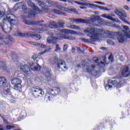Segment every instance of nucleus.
Masks as SVG:
<instances>
[{
  "label": "nucleus",
  "mask_w": 130,
  "mask_h": 130,
  "mask_svg": "<svg viewBox=\"0 0 130 130\" xmlns=\"http://www.w3.org/2000/svg\"><path fill=\"white\" fill-rule=\"evenodd\" d=\"M123 8L127 11L129 10V7L127 5H124Z\"/></svg>",
  "instance_id": "nucleus-44"
},
{
  "label": "nucleus",
  "mask_w": 130,
  "mask_h": 130,
  "mask_svg": "<svg viewBox=\"0 0 130 130\" xmlns=\"http://www.w3.org/2000/svg\"><path fill=\"white\" fill-rule=\"evenodd\" d=\"M7 52V51H5V52H4V53H6Z\"/></svg>",
  "instance_id": "nucleus-58"
},
{
  "label": "nucleus",
  "mask_w": 130,
  "mask_h": 130,
  "mask_svg": "<svg viewBox=\"0 0 130 130\" xmlns=\"http://www.w3.org/2000/svg\"><path fill=\"white\" fill-rule=\"evenodd\" d=\"M71 34L74 35H78V33L74 30L70 29H61L60 31V38H57L53 36V34L52 32H48V34L49 36L47 39V42L49 44H55L58 41H60L62 39L69 40H75V37L69 36H66V34Z\"/></svg>",
  "instance_id": "nucleus-2"
},
{
  "label": "nucleus",
  "mask_w": 130,
  "mask_h": 130,
  "mask_svg": "<svg viewBox=\"0 0 130 130\" xmlns=\"http://www.w3.org/2000/svg\"><path fill=\"white\" fill-rule=\"evenodd\" d=\"M53 12L54 13L58 14V15H62L63 16H66V14L63 12H61L60 11H59V10H56V9H54L53 10Z\"/></svg>",
  "instance_id": "nucleus-26"
},
{
  "label": "nucleus",
  "mask_w": 130,
  "mask_h": 130,
  "mask_svg": "<svg viewBox=\"0 0 130 130\" xmlns=\"http://www.w3.org/2000/svg\"><path fill=\"white\" fill-rule=\"evenodd\" d=\"M56 90H57V92H59L60 91V90L59 88H56Z\"/></svg>",
  "instance_id": "nucleus-51"
},
{
  "label": "nucleus",
  "mask_w": 130,
  "mask_h": 130,
  "mask_svg": "<svg viewBox=\"0 0 130 130\" xmlns=\"http://www.w3.org/2000/svg\"><path fill=\"white\" fill-rule=\"evenodd\" d=\"M57 8L61 11H65L69 13H73V12L74 13H77V11L75 8L68 9V8H66L64 7H63L61 6H58Z\"/></svg>",
  "instance_id": "nucleus-17"
},
{
  "label": "nucleus",
  "mask_w": 130,
  "mask_h": 130,
  "mask_svg": "<svg viewBox=\"0 0 130 130\" xmlns=\"http://www.w3.org/2000/svg\"><path fill=\"white\" fill-rule=\"evenodd\" d=\"M14 2H19V0H13Z\"/></svg>",
  "instance_id": "nucleus-56"
},
{
  "label": "nucleus",
  "mask_w": 130,
  "mask_h": 130,
  "mask_svg": "<svg viewBox=\"0 0 130 130\" xmlns=\"http://www.w3.org/2000/svg\"><path fill=\"white\" fill-rule=\"evenodd\" d=\"M127 2H129L130 1L129 0H127Z\"/></svg>",
  "instance_id": "nucleus-59"
},
{
  "label": "nucleus",
  "mask_w": 130,
  "mask_h": 130,
  "mask_svg": "<svg viewBox=\"0 0 130 130\" xmlns=\"http://www.w3.org/2000/svg\"><path fill=\"white\" fill-rule=\"evenodd\" d=\"M3 64V63L2 62H0V65H1L0 68H3V67L2 65Z\"/></svg>",
  "instance_id": "nucleus-53"
},
{
  "label": "nucleus",
  "mask_w": 130,
  "mask_h": 130,
  "mask_svg": "<svg viewBox=\"0 0 130 130\" xmlns=\"http://www.w3.org/2000/svg\"><path fill=\"white\" fill-rule=\"evenodd\" d=\"M77 67H78V68H81V66H80V65H78V66H77Z\"/></svg>",
  "instance_id": "nucleus-57"
},
{
  "label": "nucleus",
  "mask_w": 130,
  "mask_h": 130,
  "mask_svg": "<svg viewBox=\"0 0 130 130\" xmlns=\"http://www.w3.org/2000/svg\"><path fill=\"white\" fill-rule=\"evenodd\" d=\"M64 23H57L54 21H50L49 23V25H44V28H56L57 27L63 28L64 27Z\"/></svg>",
  "instance_id": "nucleus-15"
},
{
  "label": "nucleus",
  "mask_w": 130,
  "mask_h": 130,
  "mask_svg": "<svg viewBox=\"0 0 130 130\" xmlns=\"http://www.w3.org/2000/svg\"><path fill=\"white\" fill-rule=\"evenodd\" d=\"M19 68L21 71L24 72L25 76H27L28 75L30 74L31 70L39 71L41 69V67L38 64L33 68L32 66L29 67L27 64L21 63L19 66Z\"/></svg>",
  "instance_id": "nucleus-6"
},
{
  "label": "nucleus",
  "mask_w": 130,
  "mask_h": 130,
  "mask_svg": "<svg viewBox=\"0 0 130 130\" xmlns=\"http://www.w3.org/2000/svg\"><path fill=\"white\" fill-rule=\"evenodd\" d=\"M110 7H112V6H110Z\"/></svg>",
  "instance_id": "nucleus-60"
},
{
  "label": "nucleus",
  "mask_w": 130,
  "mask_h": 130,
  "mask_svg": "<svg viewBox=\"0 0 130 130\" xmlns=\"http://www.w3.org/2000/svg\"><path fill=\"white\" fill-rule=\"evenodd\" d=\"M45 54V52L43 51V52H41L40 53H39V56H41V55H43V54Z\"/></svg>",
  "instance_id": "nucleus-46"
},
{
  "label": "nucleus",
  "mask_w": 130,
  "mask_h": 130,
  "mask_svg": "<svg viewBox=\"0 0 130 130\" xmlns=\"http://www.w3.org/2000/svg\"><path fill=\"white\" fill-rule=\"evenodd\" d=\"M17 18L13 14H8L3 20V23L0 27L5 33H9L12 30V22L16 21Z\"/></svg>",
  "instance_id": "nucleus-3"
},
{
  "label": "nucleus",
  "mask_w": 130,
  "mask_h": 130,
  "mask_svg": "<svg viewBox=\"0 0 130 130\" xmlns=\"http://www.w3.org/2000/svg\"><path fill=\"white\" fill-rule=\"evenodd\" d=\"M108 60H109V61L110 63H112L113 62V56L110 54L109 56V57H108Z\"/></svg>",
  "instance_id": "nucleus-33"
},
{
  "label": "nucleus",
  "mask_w": 130,
  "mask_h": 130,
  "mask_svg": "<svg viewBox=\"0 0 130 130\" xmlns=\"http://www.w3.org/2000/svg\"><path fill=\"white\" fill-rule=\"evenodd\" d=\"M50 94H46V96H45V98H47L48 99V101H52V96L51 95H49Z\"/></svg>",
  "instance_id": "nucleus-34"
},
{
  "label": "nucleus",
  "mask_w": 130,
  "mask_h": 130,
  "mask_svg": "<svg viewBox=\"0 0 130 130\" xmlns=\"http://www.w3.org/2000/svg\"><path fill=\"white\" fill-rule=\"evenodd\" d=\"M37 47L38 50L40 51H42V50H43V49H45L47 48L46 45L39 43H38Z\"/></svg>",
  "instance_id": "nucleus-23"
},
{
  "label": "nucleus",
  "mask_w": 130,
  "mask_h": 130,
  "mask_svg": "<svg viewBox=\"0 0 130 130\" xmlns=\"http://www.w3.org/2000/svg\"><path fill=\"white\" fill-rule=\"evenodd\" d=\"M106 19H107L108 20H110L111 21H116L117 22H119L118 20H115V19H114V18L113 17H112V16L111 15H107Z\"/></svg>",
  "instance_id": "nucleus-29"
},
{
  "label": "nucleus",
  "mask_w": 130,
  "mask_h": 130,
  "mask_svg": "<svg viewBox=\"0 0 130 130\" xmlns=\"http://www.w3.org/2000/svg\"><path fill=\"white\" fill-rule=\"evenodd\" d=\"M46 77H47L48 78H50L51 77V75H50V73H49V72L46 73Z\"/></svg>",
  "instance_id": "nucleus-42"
},
{
  "label": "nucleus",
  "mask_w": 130,
  "mask_h": 130,
  "mask_svg": "<svg viewBox=\"0 0 130 130\" xmlns=\"http://www.w3.org/2000/svg\"><path fill=\"white\" fill-rule=\"evenodd\" d=\"M37 57L36 56L34 55V56H32V59H33L34 60H36V59H37Z\"/></svg>",
  "instance_id": "nucleus-48"
},
{
  "label": "nucleus",
  "mask_w": 130,
  "mask_h": 130,
  "mask_svg": "<svg viewBox=\"0 0 130 130\" xmlns=\"http://www.w3.org/2000/svg\"><path fill=\"white\" fill-rule=\"evenodd\" d=\"M58 59L57 56L55 57V60L53 61L54 63L57 62V67H58V69H61L63 72L68 70L69 68L66 64L65 62L61 60H57Z\"/></svg>",
  "instance_id": "nucleus-12"
},
{
  "label": "nucleus",
  "mask_w": 130,
  "mask_h": 130,
  "mask_svg": "<svg viewBox=\"0 0 130 130\" xmlns=\"http://www.w3.org/2000/svg\"><path fill=\"white\" fill-rule=\"evenodd\" d=\"M103 60L104 61V62L103 61H101L100 63L99 62V60L97 58H95L93 59V61L95 62V63H98V65H101L103 64V66H105L106 64V62H105V61H106V57H104L103 58Z\"/></svg>",
  "instance_id": "nucleus-21"
},
{
  "label": "nucleus",
  "mask_w": 130,
  "mask_h": 130,
  "mask_svg": "<svg viewBox=\"0 0 130 130\" xmlns=\"http://www.w3.org/2000/svg\"><path fill=\"white\" fill-rule=\"evenodd\" d=\"M121 75L123 77H128L130 76V64L124 66L121 71Z\"/></svg>",
  "instance_id": "nucleus-16"
},
{
  "label": "nucleus",
  "mask_w": 130,
  "mask_h": 130,
  "mask_svg": "<svg viewBox=\"0 0 130 130\" xmlns=\"http://www.w3.org/2000/svg\"><path fill=\"white\" fill-rule=\"evenodd\" d=\"M7 79L4 77H0V86L4 87V93L6 95H11V87L10 85H7Z\"/></svg>",
  "instance_id": "nucleus-7"
},
{
  "label": "nucleus",
  "mask_w": 130,
  "mask_h": 130,
  "mask_svg": "<svg viewBox=\"0 0 130 130\" xmlns=\"http://www.w3.org/2000/svg\"><path fill=\"white\" fill-rule=\"evenodd\" d=\"M94 4H98V5H102V6H105V3L101 2H94Z\"/></svg>",
  "instance_id": "nucleus-38"
},
{
  "label": "nucleus",
  "mask_w": 130,
  "mask_h": 130,
  "mask_svg": "<svg viewBox=\"0 0 130 130\" xmlns=\"http://www.w3.org/2000/svg\"><path fill=\"white\" fill-rule=\"evenodd\" d=\"M47 94H49V95H54V90L52 88H48L47 89Z\"/></svg>",
  "instance_id": "nucleus-27"
},
{
  "label": "nucleus",
  "mask_w": 130,
  "mask_h": 130,
  "mask_svg": "<svg viewBox=\"0 0 130 130\" xmlns=\"http://www.w3.org/2000/svg\"><path fill=\"white\" fill-rule=\"evenodd\" d=\"M46 30L45 29H44V28H42V29H38L37 30V33H41L42 32V31H46Z\"/></svg>",
  "instance_id": "nucleus-37"
},
{
  "label": "nucleus",
  "mask_w": 130,
  "mask_h": 130,
  "mask_svg": "<svg viewBox=\"0 0 130 130\" xmlns=\"http://www.w3.org/2000/svg\"><path fill=\"white\" fill-rule=\"evenodd\" d=\"M68 46L67 44H64L63 47V52H66L68 50Z\"/></svg>",
  "instance_id": "nucleus-36"
},
{
  "label": "nucleus",
  "mask_w": 130,
  "mask_h": 130,
  "mask_svg": "<svg viewBox=\"0 0 130 130\" xmlns=\"http://www.w3.org/2000/svg\"><path fill=\"white\" fill-rule=\"evenodd\" d=\"M14 128V126H11L10 125H8L6 126L7 129H12V128Z\"/></svg>",
  "instance_id": "nucleus-40"
},
{
  "label": "nucleus",
  "mask_w": 130,
  "mask_h": 130,
  "mask_svg": "<svg viewBox=\"0 0 130 130\" xmlns=\"http://www.w3.org/2000/svg\"><path fill=\"white\" fill-rule=\"evenodd\" d=\"M22 6V11L25 14H27L28 16L33 17L35 16L37 13H39L40 14H42V12L40 10L39 8L36 6L31 1H27V6H28V9L27 8L26 4L24 3L21 4Z\"/></svg>",
  "instance_id": "nucleus-4"
},
{
  "label": "nucleus",
  "mask_w": 130,
  "mask_h": 130,
  "mask_svg": "<svg viewBox=\"0 0 130 130\" xmlns=\"http://www.w3.org/2000/svg\"><path fill=\"white\" fill-rule=\"evenodd\" d=\"M32 94L35 97V98H38V97H42L44 95V91L42 89L39 87H33L31 89V91Z\"/></svg>",
  "instance_id": "nucleus-13"
},
{
  "label": "nucleus",
  "mask_w": 130,
  "mask_h": 130,
  "mask_svg": "<svg viewBox=\"0 0 130 130\" xmlns=\"http://www.w3.org/2000/svg\"><path fill=\"white\" fill-rule=\"evenodd\" d=\"M94 14L95 15H99L100 14V12L99 11H95L94 12Z\"/></svg>",
  "instance_id": "nucleus-47"
},
{
  "label": "nucleus",
  "mask_w": 130,
  "mask_h": 130,
  "mask_svg": "<svg viewBox=\"0 0 130 130\" xmlns=\"http://www.w3.org/2000/svg\"><path fill=\"white\" fill-rule=\"evenodd\" d=\"M44 22V20H41L40 21H37V22H31V21H29V20H26L25 22V23L27 24V25H41V23Z\"/></svg>",
  "instance_id": "nucleus-20"
},
{
  "label": "nucleus",
  "mask_w": 130,
  "mask_h": 130,
  "mask_svg": "<svg viewBox=\"0 0 130 130\" xmlns=\"http://www.w3.org/2000/svg\"><path fill=\"white\" fill-rule=\"evenodd\" d=\"M27 43H28V44H29L30 45H33L35 46H37L38 44V43L36 42H33V41H28V42Z\"/></svg>",
  "instance_id": "nucleus-31"
},
{
  "label": "nucleus",
  "mask_w": 130,
  "mask_h": 130,
  "mask_svg": "<svg viewBox=\"0 0 130 130\" xmlns=\"http://www.w3.org/2000/svg\"><path fill=\"white\" fill-rule=\"evenodd\" d=\"M4 13L3 12H2L1 11H0V19H2L4 17Z\"/></svg>",
  "instance_id": "nucleus-43"
},
{
  "label": "nucleus",
  "mask_w": 130,
  "mask_h": 130,
  "mask_svg": "<svg viewBox=\"0 0 130 130\" xmlns=\"http://www.w3.org/2000/svg\"><path fill=\"white\" fill-rule=\"evenodd\" d=\"M37 1L38 2V5L41 7L43 9H44L45 6H47V7H49L50 5H48L49 4V2H47L46 4L44 3L43 1H40L39 0H37Z\"/></svg>",
  "instance_id": "nucleus-22"
},
{
  "label": "nucleus",
  "mask_w": 130,
  "mask_h": 130,
  "mask_svg": "<svg viewBox=\"0 0 130 130\" xmlns=\"http://www.w3.org/2000/svg\"><path fill=\"white\" fill-rule=\"evenodd\" d=\"M70 20L72 23H87L88 22H94L95 21H99V23L101 24H104L106 22L104 19H103L100 16L93 15V17H88L86 19H83L82 18H78L75 19V18H71Z\"/></svg>",
  "instance_id": "nucleus-5"
},
{
  "label": "nucleus",
  "mask_w": 130,
  "mask_h": 130,
  "mask_svg": "<svg viewBox=\"0 0 130 130\" xmlns=\"http://www.w3.org/2000/svg\"><path fill=\"white\" fill-rule=\"evenodd\" d=\"M82 66L83 67V68H84V70H85L87 73L92 75H96V74H94L95 73L94 71V66L89 64L88 63L86 62L85 60H84L82 62Z\"/></svg>",
  "instance_id": "nucleus-9"
},
{
  "label": "nucleus",
  "mask_w": 130,
  "mask_h": 130,
  "mask_svg": "<svg viewBox=\"0 0 130 130\" xmlns=\"http://www.w3.org/2000/svg\"><path fill=\"white\" fill-rule=\"evenodd\" d=\"M113 27L122 30V32H114L108 30H104L103 29H98L93 27H88L84 30V32L87 34L88 37H90V40L84 39V42L92 44L93 42L100 40L101 38L108 36L109 38H115L117 37L119 43H123L125 41V38L130 39V29L127 26H123L122 28L118 25L114 24Z\"/></svg>",
  "instance_id": "nucleus-1"
},
{
  "label": "nucleus",
  "mask_w": 130,
  "mask_h": 130,
  "mask_svg": "<svg viewBox=\"0 0 130 130\" xmlns=\"http://www.w3.org/2000/svg\"><path fill=\"white\" fill-rule=\"evenodd\" d=\"M0 130H4L3 126L1 125H0Z\"/></svg>",
  "instance_id": "nucleus-52"
},
{
  "label": "nucleus",
  "mask_w": 130,
  "mask_h": 130,
  "mask_svg": "<svg viewBox=\"0 0 130 130\" xmlns=\"http://www.w3.org/2000/svg\"><path fill=\"white\" fill-rule=\"evenodd\" d=\"M107 43L110 45H114L115 43L114 42L112 41L111 40H108L107 41Z\"/></svg>",
  "instance_id": "nucleus-35"
},
{
  "label": "nucleus",
  "mask_w": 130,
  "mask_h": 130,
  "mask_svg": "<svg viewBox=\"0 0 130 130\" xmlns=\"http://www.w3.org/2000/svg\"><path fill=\"white\" fill-rule=\"evenodd\" d=\"M115 14L119 16V18L121 19L122 21L124 22H125V20H124V18L127 17L126 13L124 12H120L118 10H116L115 12Z\"/></svg>",
  "instance_id": "nucleus-18"
},
{
  "label": "nucleus",
  "mask_w": 130,
  "mask_h": 130,
  "mask_svg": "<svg viewBox=\"0 0 130 130\" xmlns=\"http://www.w3.org/2000/svg\"><path fill=\"white\" fill-rule=\"evenodd\" d=\"M60 1H62V2H67V0H59Z\"/></svg>",
  "instance_id": "nucleus-55"
},
{
  "label": "nucleus",
  "mask_w": 130,
  "mask_h": 130,
  "mask_svg": "<svg viewBox=\"0 0 130 130\" xmlns=\"http://www.w3.org/2000/svg\"><path fill=\"white\" fill-rule=\"evenodd\" d=\"M100 49L103 50H106V48L105 47H101Z\"/></svg>",
  "instance_id": "nucleus-49"
},
{
  "label": "nucleus",
  "mask_w": 130,
  "mask_h": 130,
  "mask_svg": "<svg viewBox=\"0 0 130 130\" xmlns=\"http://www.w3.org/2000/svg\"><path fill=\"white\" fill-rule=\"evenodd\" d=\"M119 58L120 59V60L121 61H124L125 59V58H124L123 56H120V57H119Z\"/></svg>",
  "instance_id": "nucleus-41"
},
{
  "label": "nucleus",
  "mask_w": 130,
  "mask_h": 130,
  "mask_svg": "<svg viewBox=\"0 0 130 130\" xmlns=\"http://www.w3.org/2000/svg\"><path fill=\"white\" fill-rule=\"evenodd\" d=\"M75 50H76V48H75V47H72V50L73 52H75Z\"/></svg>",
  "instance_id": "nucleus-50"
},
{
  "label": "nucleus",
  "mask_w": 130,
  "mask_h": 130,
  "mask_svg": "<svg viewBox=\"0 0 130 130\" xmlns=\"http://www.w3.org/2000/svg\"><path fill=\"white\" fill-rule=\"evenodd\" d=\"M6 41H7V39H4L2 37L1 33H0V44L1 45H5L8 44V43L6 42Z\"/></svg>",
  "instance_id": "nucleus-24"
},
{
  "label": "nucleus",
  "mask_w": 130,
  "mask_h": 130,
  "mask_svg": "<svg viewBox=\"0 0 130 130\" xmlns=\"http://www.w3.org/2000/svg\"><path fill=\"white\" fill-rule=\"evenodd\" d=\"M61 48L59 47L58 44L56 45V49H55V52L61 51Z\"/></svg>",
  "instance_id": "nucleus-32"
},
{
  "label": "nucleus",
  "mask_w": 130,
  "mask_h": 130,
  "mask_svg": "<svg viewBox=\"0 0 130 130\" xmlns=\"http://www.w3.org/2000/svg\"><path fill=\"white\" fill-rule=\"evenodd\" d=\"M84 2H89V1H84V0H81L79 2H71L72 5H75V4H77V5H78L79 6H82L81 7H80V8L81 9H86L87 8H89L88 7L84 5L81 4L82 3Z\"/></svg>",
  "instance_id": "nucleus-19"
},
{
  "label": "nucleus",
  "mask_w": 130,
  "mask_h": 130,
  "mask_svg": "<svg viewBox=\"0 0 130 130\" xmlns=\"http://www.w3.org/2000/svg\"><path fill=\"white\" fill-rule=\"evenodd\" d=\"M69 28H72V29H76V30H80L81 28L78 27L77 26L75 25H71L70 26H69Z\"/></svg>",
  "instance_id": "nucleus-28"
},
{
  "label": "nucleus",
  "mask_w": 130,
  "mask_h": 130,
  "mask_svg": "<svg viewBox=\"0 0 130 130\" xmlns=\"http://www.w3.org/2000/svg\"><path fill=\"white\" fill-rule=\"evenodd\" d=\"M111 85L114 86L115 87H116L118 88H120L123 85L121 81H119L118 80H114L112 81H109L108 84L105 87L106 89L111 90L112 88Z\"/></svg>",
  "instance_id": "nucleus-11"
},
{
  "label": "nucleus",
  "mask_w": 130,
  "mask_h": 130,
  "mask_svg": "<svg viewBox=\"0 0 130 130\" xmlns=\"http://www.w3.org/2000/svg\"><path fill=\"white\" fill-rule=\"evenodd\" d=\"M80 5H84V6H85L86 7H87L90 9H94L97 8L102 11H111L110 9H108L106 7H105L103 6L95 5L94 4L90 3V2H83V3H80Z\"/></svg>",
  "instance_id": "nucleus-10"
},
{
  "label": "nucleus",
  "mask_w": 130,
  "mask_h": 130,
  "mask_svg": "<svg viewBox=\"0 0 130 130\" xmlns=\"http://www.w3.org/2000/svg\"><path fill=\"white\" fill-rule=\"evenodd\" d=\"M51 50H52L51 48H48L45 49V50L44 51V52L45 53H46L47 52H48L50 51Z\"/></svg>",
  "instance_id": "nucleus-39"
},
{
  "label": "nucleus",
  "mask_w": 130,
  "mask_h": 130,
  "mask_svg": "<svg viewBox=\"0 0 130 130\" xmlns=\"http://www.w3.org/2000/svg\"><path fill=\"white\" fill-rule=\"evenodd\" d=\"M77 50L79 52H83L85 51V49L83 47H78Z\"/></svg>",
  "instance_id": "nucleus-30"
},
{
  "label": "nucleus",
  "mask_w": 130,
  "mask_h": 130,
  "mask_svg": "<svg viewBox=\"0 0 130 130\" xmlns=\"http://www.w3.org/2000/svg\"><path fill=\"white\" fill-rule=\"evenodd\" d=\"M107 15H108V14H103V15H102V17L104 18L107 19Z\"/></svg>",
  "instance_id": "nucleus-45"
},
{
  "label": "nucleus",
  "mask_w": 130,
  "mask_h": 130,
  "mask_svg": "<svg viewBox=\"0 0 130 130\" xmlns=\"http://www.w3.org/2000/svg\"><path fill=\"white\" fill-rule=\"evenodd\" d=\"M15 36H19L20 37H25V36H32L33 38L36 41H40L42 39V37L39 35H33V32L29 31L25 34L21 33L20 31H17L14 34Z\"/></svg>",
  "instance_id": "nucleus-8"
},
{
  "label": "nucleus",
  "mask_w": 130,
  "mask_h": 130,
  "mask_svg": "<svg viewBox=\"0 0 130 130\" xmlns=\"http://www.w3.org/2000/svg\"><path fill=\"white\" fill-rule=\"evenodd\" d=\"M11 56L12 59L14 61H17L18 57H17L16 54L14 52H12Z\"/></svg>",
  "instance_id": "nucleus-25"
},
{
  "label": "nucleus",
  "mask_w": 130,
  "mask_h": 130,
  "mask_svg": "<svg viewBox=\"0 0 130 130\" xmlns=\"http://www.w3.org/2000/svg\"><path fill=\"white\" fill-rule=\"evenodd\" d=\"M12 84L14 85V89L16 90H19L21 89L22 85V80L19 78H14L11 80Z\"/></svg>",
  "instance_id": "nucleus-14"
},
{
  "label": "nucleus",
  "mask_w": 130,
  "mask_h": 130,
  "mask_svg": "<svg viewBox=\"0 0 130 130\" xmlns=\"http://www.w3.org/2000/svg\"><path fill=\"white\" fill-rule=\"evenodd\" d=\"M4 122L5 123H8V121L6 120L5 119H4Z\"/></svg>",
  "instance_id": "nucleus-54"
}]
</instances>
